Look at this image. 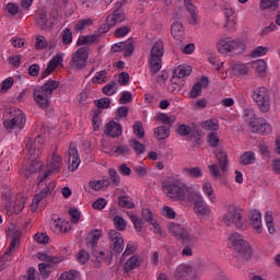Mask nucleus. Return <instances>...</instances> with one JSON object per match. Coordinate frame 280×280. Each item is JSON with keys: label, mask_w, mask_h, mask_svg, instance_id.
<instances>
[{"label": "nucleus", "mask_w": 280, "mask_h": 280, "mask_svg": "<svg viewBox=\"0 0 280 280\" xmlns=\"http://www.w3.org/2000/svg\"><path fill=\"white\" fill-rule=\"evenodd\" d=\"M24 152L28 156L25 167V176L26 178H30L32 174H36V172L43 170V161L38 160L40 154H43V138L37 136L34 140L30 138L25 140Z\"/></svg>", "instance_id": "1"}, {"label": "nucleus", "mask_w": 280, "mask_h": 280, "mask_svg": "<svg viewBox=\"0 0 280 280\" xmlns=\"http://www.w3.org/2000/svg\"><path fill=\"white\" fill-rule=\"evenodd\" d=\"M162 189L171 200L185 202L191 198V194L196 191L194 187L187 186L178 180H168L163 184Z\"/></svg>", "instance_id": "2"}, {"label": "nucleus", "mask_w": 280, "mask_h": 280, "mask_svg": "<svg viewBox=\"0 0 280 280\" xmlns=\"http://www.w3.org/2000/svg\"><path fill=\"white\" fill-rule=\"evenodd\" d=\"M2 124L8 132H13V130L21 132L27 124V116L23 113V109L11 107L3 113Z\"/></svg>", "instance_id": "3"}, {"label": "nucleus", "mask_w": 280, "mask_h": 280, "mask_svg": "<svg viewBox=\"0 0 280 280\" xmlns=\"http://www.w3.org/2000/svg\"><path fill=\"white\" fill-rule=\"evenodd\" d=\"M243 120L249 126V130L255 135H270L272 132V125L265 118H257L255 110L245 109Z\"/></svg>", "instance_id": "4"}, {"label": "nucleus", "mask_w": 280, "mask_h": 280, "mask_svg": "<svg viewBox=\"0 0 280 280\" xmlns=\"http://www.w3.org/2000/svg\"><path fill=\"white\" fill-rule=\"evenodd\" d=\"M60 86L58 81L49 80L42 86H36L33 91L34 102L37 103L39 108H47L49 106V100L54 91Z\"/></svg>", "instance_id": "5"}, {"label": "nucleus", "mask_w": 280, "mask_h": 280, "mask_svg": "<svg viewBox=\"0 0 280 280\" xmlns=\"http://www.w3.org/2000/svg\"><path fill=\"white\" fill-rule=\"evenodd\" d=\"M62 171V158L58 153H52L50 158H48L45 171L37 177L38 187H43V183L49 178V176H54V174H60Z\"/></svg>", "instance_id": "6"}, {"label": "nucleus", "mask_w": 280, "mask_h": 280, "mask_svg": "<svg viewBox=\"0 0 280 280\" xmlns=\"http://www.w3.org/2000/svg\"><path fill=\"white\" fill-rule=\"evenodd\" d=\"M165 44L163 40L158 39L154 42L151 48V55L149 58V67L151 71V75H156L159 71H161L162 62H163V52H164Z\"/></svg>", "instance_id": "7"}, {"label": "nucleus", "mask_w": 280, "mask_h": 280, "mask_svg": "<svg viewBox=\"0 0 280 280\" xmlns=\"http://www.w3.org/2000/svg\"><path fill=\"white\" fill-rule=\"evenodd\" d=\"M188 202H192L194 211L196 215H198V218H201V220H207L208 218H211V207H209V203H207L205 197H202V194H200V191L195 190L194 192H191Z\"/></svg>", "instance_id": "8"}, {"label": "nucleus", "mask_w": 280, "mask_h": 280, "mask_svg": "<svg viewBox=\"0 0 280 280\" xmlns=\"http://www.w3.org/2000/svg\"><path fill=\"white\" fill-rule=\"evenodd\" d=\"M230 244L231 246L235 247V250H237V259H242V261H244V259H250V256L253 255V248H250L248 242L244 241L240 233H233L230 236Z\"/></svg>", "instance_id": "9"}, {"label": "nucleus", "mask_w": 280, "mask_h": 280, "mask_svg": "<svg viewBox=\"0 0 280 280\" xmlns=\"http://www.w3.org/2000/svg\"><path fill=\"white\" fill-rule=\"evenodd\" d=\"M223 223L225 226H236V229H242V226H244L242 210L237 209L235 205H228L226 212L223 215Z\"/></svg>", "instance_id": "10"}, {"label": "nucleus", "mask_w": 280, "mask_h": 280, "mask_svg": "<svg viewBox=\"0 0 280 280\" xmlns=\"http://www.w3.org/2000/svg\"><path fill=\"white\" fill-rule=\"evenodd\" d=\"M36 257L39 261H44L38 265V270L44 278L49 277V268H51L54 264H60L65 260L62 256H51L43 252L37 253Z\"/></svg>", "instance_id": "11"}, {"label": "nucleus", "mask_w": 280, "mask_h": 280, "mask_svg": "<svg viewBox=\"0 0 280 280\" xmlns=\"http://www.w3.org/2000/svg\"><path fill=\"white\" fill-rule=\"evenodd\" d=\"M168 232L173 235V237L182 240L184 244H189V246H194L198 242L196 236L189 234V231L178 223L168 224Z\"/></svg>", "instance_id": "12"}, {"label": "nucleus", "mask_w": 280, "mask_h": 280, "mask_svg": "<svg viewBox=\"0 0 280 280\" xmlns=\"http://www.w3.org/2000/svg\"><path fill=\"white\" fill-rule=\"evenodd\" d=\"M253 100L261 113L270 110V92L268 88H257L253 91Z\"/></svg>", "instance_id": "13"}, {"label": "nucleus", "mask_w": 280, "mask_h": 280, "mask_svg": "<svg viewBox=\"0 0 280 280\" xmlns=\"http://www.w3.org/2000/svg\"><path fill=\"white\" fill-rule=\"evenodd\" d=\"M56 194V182H47L39 192L35 194L31 203V211H38V205L45 200L49 195Z\"/></svg>", "instance_id": "14"}, {"label": "nucleus", "mask_w": 280, "mask_h": 280, "mask_svg": "<svg viewBox=\"0 0 280 280\" xmlns=\"http://www.w3.org/2000/svg\"><path fill=\"white\" fill-rule=\"evenodd\" d=\"M217 47L220 54H231V51H235L242 47V42L233 37H222L217 44Z\"/></svg>", "instance_id": "15"}, {"label": "nucleus", "mask_w": 280, "mask_h": 280, "mask_svg": "<svg viewBox=\"0 0 280 280\" xmlns=\"http://www.w3.org/2000/svg\"><path fill=\"white\" fill-rule=\"evenodd\" d=\"M86 60H89V50L84 47H80L72 54L70 62L75 69H84L86 67Z\"/></svg>", "instance_id": "16"}, {"label": "nucleus", "mask_w": 280, "mask_h": 280, "mask_svg": "<svg viewBox=\"0 0 280 280\" xmlns=\"http://www.w3.org/2000/svg\"><path fill=\"white\" fill-rule=\"evenodd\" d=\"M5 209L8 215H14L21 213L23 209H25V197L23 196H18L15 199H10L5 203Z\"/></svg>", "instance_id": "17"}, {"label": "nucleus", "mask_w": 280, "mask_h": 280, "mask_svg": "<svg viewBox=\"0 0 280 280\" xmlns=\"http://www.w3.org/2000/svg\"><path fill=\"white\" fill-rule=\"evenodd\" d=\"M21 242V232H16V235L13 236L9 249L5 252L4 256L0 258V272L4 268H8L10 266V255H12V250L19 246Z\"/></svg>", "instance_id": "18"}, {"label": "nucleus", "mask_w": 280, "mask_h": 280, "mask_svg": "<svg viewBox=\"0 0 280 280\" xmlns=\"http://www.w3.org/2000/svg\"><path fill=\"white\" fill-rule=\"evenodd\" d=\"M50 231H52L55 235H60V233H69V231H71V223L68 221H62L61 219H51Z\"/></svg>", "instance_id": "19"}, {"label": "nucleus", "mask_w": 280, "mask_h": 280, "mask_svg": "<svg viewBox=\"0 0 280 280\" xmlns=\"http://www.w3.org/2000/svg\"><path fill=\"white\" fill-rule=\"evenodd\" d=\"M249 224L253 228L255 233H262L264 223L261 221V212L259 210L249 211Z\"/></svg>", "instance_id": "20"}, {"label": "nucleus", "mask_w": 280, "mask_h": 280, "mask_svg": "<svg viewBox=\"0 0 280 280\" xmlns=\"http://www.w3.org/2000/svg\"><path fill=\"white\" fill-rule=\"evenodd\" d=\"M69 156V170L70 172H75V170L80 167L82 160H80V153H78V148H75V145L73 144L70 145Z\"/></svg>", "instance_id": "21"}, {"label": "nucleus", "mask_w": 280, "mask_h": 280, "mask_svg": "<svg viewBox=\"0 0 280 280\" xmlns=\"http://www.w3.org/2000/svg\"><path fill=\"white\" fill-rule=\"evenodd\" d=\"M201 191L206 198H208L209 202L215 205L218 202V198L215 197V190L213 189V185L209 179H203L201 184Z\"/></svg>", "instance_id": "22"}, {"label": "nucleus", "mask_w": 280, "mask_h": 280, "mask_svg": "<svg viewBox=\"0 0 280 280\" xmlns=\"http://www.w3.org/2000/svg\"><path fill=\"white\" fill-rule=\"evenodd\" d=\"M65 62V52H57L50 60L49 63L44 71L45 75H51L54 71H56V67L62 65Z\"/></svg>", "instance_id": "23"}, {"label": "nucleus", "mask_w": 280, "mask_h": 280, "mask_svg": "<svg viewBox=\"0 0 280 280\" xmlns=\"http://www.w3.org/2000/svg\"><path fill=\"white\" fill-rule=\"evenodd\" d=\"M108 235L114 244L115 253H121L124 250V237L121 236V233L110 230Z\"/></svg>", "instance_id": "24"}, {"label": "nucleus", "mask_w": 280, "mask_h": 280, "mask_svg": "<svg viewBox=\"0 0 280 280\" xmlns=\"http://www.w3.org/2000/svg\"><path fill=\"white\" fill-rule=\"evenodd\" d=\"M141 264H143V258H141V256L133 255L126 260L124 269L126 272H130L139 268Z\"/></svg>", "instance_id": "25"}, {"label": "nucleus", "mask_w": 280, "mask_h": 280, "mask_svg": "<svg viewBox=\"0 0 280 280\" xmlns=\"http://www.w3.org/2000/svg\"><path fill=\"white\" fill-rule=\"evenodd\" d=\"M121 133H122L121 125L117 124L116 121L112 120L106 125L105 135L107 137L117 138V137H121Z\"/></svg>", "instance_id": "26"}, {"label": "nucleus", "mask_w": 280, "mask_h": 280, "mask_svg": "<svg viewBox=\"0 0 280 280\" xmlns=\"http://www.w3.org/2000/svg\"><path fill=\"white\" fill-rule=\"evenodd\" d=\"M124 21H126V14H124L119 9L115 10L106 19V22L112 25V27H115V25H119V23H124Z\"/></svg>", "instance_id": "27"}, {"label": "nucleus", "mask_w": 280, "mask_h": 280, "mask_svg": "<svg viewBox=\"0 0 280 280\" xmlns=\"http://www.w3.org/2000/svg\"><path fill=\"white\" fill-rule=\"evenodd\" d=\"M192 272L194 267L191 265L182 264L176 268L174 277L175 279H185V277H191Z\"/></svg>", "instance_id": "28"}, {"label": "nucleus", "mask_w": 280, "mask_h": 280, "mask_svg": "<svg viewBox=\"0 0 280 280\" xmlns=\"http://www.w3.org/2000/svg\"><path fill=\"white\" fill-rule=\"evenodd\" d=\"M202 85L209 86V80L207 78H202L201 81H198L192 86V89L188 93V97H190V100H196V97H198L200 95V93H202Z\"/></svg>", "instance_id": "29"}, {"label": "nucleus", "mask_w": 280, "mask_h": 280, "mask_svg": "<svg viewBox=\"0 0 280 280\" xmlns=\"http://www.w3.org/2000/svg\"><path fill=\"white\" fill-rule=\"evenodd\" d=\"M171 33L175 40H183L185 38V26L180 22H174L171 25Z\"/></svg>", "instance_id": "30"}, {"label": "nucleus", "mask_w": 280, "mask_h": 280, "mask_svg": "<svg viewBox=\"0 0 280 280\" xmlns=\"http://www.w3.org/2000/svg\"><path fill=\"white\" fill-rule=\"evenodd\" d=\"M95 43H100V35L95 32L90 35L79 36L77 45L81 47L82 45H95Z\"/></svg>", "instance_id": "31"}, {"label": "nucleus", "mask_w": 280, "mask_h": 280, "mask_svg": "<svg viewBox=\"0 0 280 280\" xmlns=\"http://www.w3.org/2000/svg\"><path fill=\"white\" fill-rule=\"evenodd\" d=\"M89 187H91V189H94V191H102V189H107V187H110V179H108V177H105L98 180H90Z\"/></svg>", "instance_id": "32"}, {"label": "nucleus", "mask_w": 280, "mask_h": 280, "mask_svg": "<svg viewBox=\"0 0 280 280\" xmlns=\"http://www.w3.org/2000/svg\"><path fill=\"white\" fill-rule=\"evenodd\" d=\"M184 176H188V178H202L205 173L202 168L195 166V167H184L183 168Z\"/></svg>", "instance_id": "33"}, {"label": "nucleus", "mask_w": 280, "mask_h": 280, "mask_svg": "<svg viewBox=\"0 0 280 280\" xmlns=\"http://www.w3.org/2000/svg\"><path fill=\"white\" fill-rule=\"evenodd\" d=\"M36 25L40 30H47L49 27V20H47V12L40 10L36 13Z\"/></svg>", "instance_id": "34"}, {"label": "nucleus", "mask_w": 280, "mask_h": 280, "mask_svg": "<svg viewBox=\"0 0 280 280\" xmlns=\"http://www.w3.org/2000/svg\"><path fill=\"white\" fill-rule=\"evenodd\" d=\"M231 71L233 75H236L237 78H240L242 75H246L248 71H250V69L246 63H234L231 67Z\"/></svg>", "instance_id": "35"}, {"label": "nucleus", "mask_w": 280, "mask_h": 280, "mask_svg": "<svg viewBox=\"0 0 280 280\" xmlns=\"http://www.w3.org/2000/svg\"><path fill=\"white\" fill-rule=\"evenodd\" d=\"M203 130H208L209 132L220 130V120L217 118L207 119L201 124Z\"/></svg>", "instance_id": "36"}, {"label": "nucleus", "mask_w": 280, "mask_h": 280, "mask_svg": "<svg viewBox=\"0 0 280 280\" xmlns=\"http://www.w3.org/2000/svg\"><path fill=\"white\" fill-rule=\"evenodd\" d=\"M255 161H256L255 152L247 151V152H244L243 154H241L238 163L241 165H253V164H255Z\"/></svg>", "instance_id": "37"}, {"label": "nucleus", "mask_w": 280, "mask_h": 280, "mask_svg": "<svg viewBox=\"0 0 280 280\" xmlns=\"http://www.w3.org/2000/svg\"><path fill=\"white\" fill-rule=\"evenodd\" d=\"M184 3L190 14V25H198V14H196V7H194V3H191L190 0H184Z\"/></svg>", "instance_id": "38"}, {"label": "nucleus", "mask_w": 280, "mask_h": 280, "mask_svg": "<svg viewBox=\"0 0 280 280\" xmlns=\"http://www.w3.org/2000/svg\"><path fill=\"white\" fill-rule=\"evenodd\" d=\"M154 137L158 141H165L170 137V127L160 126L154 129Z\"/></svg>", "instance_id": "39"}, {"label": "nucleus", "mask_w": 280, "mask_h": 280, "mask_svg": "<svg viewBox=\"0 0 280 280\" xmlns=\"http://www.w3.org/2000/svg\"><path fill=\"white\" fill-rule=\"evenodd\" d=\"M191 66L180 65L174 70V75L179 79L187 78V75H191Z\"/></svg>", "instance_id": "40"}, {"label": "nucleus", "mask_w": 280, "mask_h": 280, "mask_svg": "<svg viewBox=\"0 0 280 280\" xmlns=\"http://www.w3.org/2000/svg\"><path fill=\"white\" fill-rule=\"evenodd\" d=\"M253 67L256 70V72L258 73L259 78H265L266 69H267L266 60L258 59L253 62Z\"/></svg>", "instance_id": "41"}, {"label": "nucleus", "mask_w": 280, "mask_h": 280, "mask_svg": "<svg viewBox=\"0 0 280 280\" xmlns=\"http://www.w3.org/2000/svg\"><path fill=\"white\" fill-rule=\"evenodd\" d=\"M129 145L130 148H132L133 152H136V154H145V145H143V143L139 142V140L131 138L129 140Z\"/></svg>", "instance_id": "42"}, {"label": "nucleus", "mask_w": 280, "mask_h": 280, "mask_svg": "<svg viewBox=\"0 0 280 280\" xmlns=\"http://www.w3.org/2000/svg\"><path fill=\"white\" fill-rule=\"evenodd\" d=\"M215 158L219 161L222 172H226V166L229 165V158L226 156V153L222 150L217 151Z\"/></svg>", "instance_id": "43"}, {"label": "nucleus", "mask_w": 280, "mask_h": 280, "mask_svg": "<svg viewBox=\"0 0 280 280\" xmlns=\"http://www.w3.org/2000/svg\"><path fill=\"white\" fill-rule=\"evenodd\" d=\"M132 153L130 147L128 145H118L112 149V154H116V156H128Z\"/></svg>", "instance_id": "44"}, {"label": "nucleus", "mask_w": 280, "mask_h": 280, "mask_svg": "<svg viewBox=\"0 0 280 280\" xmlns=\"http://www.w3.org/2000/svg\"><path fill=\"white\" fill-rule=\"evenodd\" d=\"M280 0H260L259 8L260 10H277L279 8Z\"/></svg>", "instance_id": "45"}, {"label": "nucleus", "mask_w": 280, "mask_h": 280, "mask_svg": "<svg viewBox=\"0 0 280 280\" xmlns=\"http://www.w3.org/2000/svg\"><path fill=\"white\" fill-rule=\"evenodd\" d=\"M100 237H102V230H92L86 236V242L95 246L100 242Z\"/></svg>", "instance_id": "46"}, {"label": "nucleus", "mask_w": 280, "mask_h": 280, "mask_svg": "<svg viewBox=\"0 0 280 280\" xmlns=\"http://www.w3.org/2000/svg\"><path fill=\"white\" fill-rule=\"evenodd\" d=\"M127 215L129 218V220H131L135 229L138 231V232H141L142 229H143V219L137 217L135 213L132 212H127Z\"/></svg>", "instance_id": "47"}, {"label": "nucleus", "mask_w": 280, "mask_h": 280, "mask_svg": "<svg viewBox=\"0 0 280 280\" xmlns=\"http://www.w3.org/2000/svg\"><path fill=\"white\" fill-rule=\"evenodd\" d=\"M108 72L106 70H101L95 73L92 78L93 84H105Z\"/></svg>", "instance_id": "48"}, {"label": "nucleus", "mask_w": 280, "mask_h": 280, "mask_svg": "<svg viewBox=\"0 0 280 280\" xmlns=\"http://www.w3.org/2000/svg\"><path fill=\"white\" fill-rule=\"evenodd\" d=\"M225 27H235V13L231 9L224 11Z\"/></svg>", "instance_id": "49"}, {"label": "nucleus", "mask_w": 280, "mask_h": 280, "mask_svg": "<svg viewBox=\"0 0 280 280\" xmlns=\"http://www.w3.org/2000/svg\"><path fill=\"white\" fill-rule=\"evenodd\" d=\"M258 150L262 156V159H267L270 161L272 159V154L270 153V148L268 147V143L261 142L258 144Z\"/></svg>", "instance_id": "50"}, {"label": "nucleus", "mask_w": 280, "mask_h": 280, "mask_svg": "<svg viewBox=\"0 0 280 280\" xmlns=\"http://www.w3.org/2000/svg\"><path fill=\"white\" fill-rule=\"evenodd\" d=\"M117 89H118L117 82L112 81L103 88V93L104 95H107L110 97V95H115V93H117Z\"/></svg>", "instance_id": "51"}, {"label": "nucleus", "mask_w": 280, "mask_h": 280, "mask_svg": "<svg viewBox=\"0 0 280 280\" xmlns=\"http://www.w3.org/2000/svg\"><path fill=\"white\" fill-rule=\"evenodd\" d=\"M207 143L210 148H218L220 145V138L217 132H210L207 136Z\"/></svg>", "instance_id": "52"}, {"label": "nucleus", "mask_w": 280, "mask_h": 280, "mask_svg": "<svg viewBox=\"0 0 280 280\" xmlns=\"http://www.w3.org/2000/svg\"><path fill=\"white\" fill-rule=\"evenodd\" d=\"M63 45H71L73 43V33L71 28H65L61 33Z\"/></svg>", "instance_id": "53"}, {"label": "nucleus", "mask_w": 280, "mask_h": 280, "mask_svg": "<svg viewBox=\"0 0 280 280\" xmlns=\"http://www.w3.org/2000/svg\"><path fill=\"white\" fill-rule=\"evenodd\" d=\"M91 25H93V20L91 19L79 20L78 23L75 24V30L78 32H82L86 30V27H91Z\"/></svg>", "instance_id": "54"}, {"label": "nucleus", "mask_w": 280, "mask_h": 280, "mask_svg": "<svg viewBox=\"0 0 280 280\" xmlns=\"http://www.w3.org/2000/svg\"><path fill=\"white\" fill-rule=\"evenodd\" d=\"M133 135H136L138 139H143V137H145V130L143 129V124L141 121L135 122Z\"/></svg>", "instance_id": "55"}, {"label": "nucleus", "mask_w": 280, "mask_h": 280, "mask_svg": "<svg viewBox=\"0 0 280 280\" xmlns=\"http://www.w3.org/2000/svg\"><path fill=\"white\" fill-rule=\"evenodd\" d=\"M118 205L119 207H124L126 209H133L135 208V202L130 197H120L118 199Z\"/></svg>", "instance_id": "56"}, {"label": "nucleus", "mask_w": 280, "mask_h": 280, "mask_svg": "<svg viewBox=\"0 0 280 280\" xmlns=\"http://www.w3.org/2000/svg\"><path fill=\"white\" fill-rule=\"evenodd\" d=\"M266 54H268V47H266V46H257L252 51V58H261V56H266Z\"/></svg>", "instance_id": "57"}, {"label": "nucleus", "mask_w": 280, "mask_h": 280, "mask_svg": "<svg viewBox=\"0 0 280 280\" xmlns=\"http://www.w3.org/2000/svg\"><path fill=\"white\" fill-rule=\"evenodd\" d=\"M161 213L162 215H164V218H167L168 220H174V218H176V212L168 206L163 207Z\"/></svg>", "instance_id": "58"}, {"label": "nucleus", "mask_w": 280, "mask_h": 280, "mask_svg": "<svg viewBox=\"0 0 280 280\" xmlns=\"http://www.w3.org/2000/svg\"><path fill=\"white\" fill-rule=\"evenodd\" d=\"M177 135H179V137H187L188 135H191V126L179 125L177 128Z\"/></svg>", "instance_id": "59"}, {"label": "nucleus", "mask_w": 280, "mask_h": 280, "mask_svg": "<svg viewBox=\"0 0 280 280\" xmlns=\"http://www.w3.org/2000/svg\"><path fill=\"white\" fill-rule=\"evenodd\" d=\"M114 225L118 231H126V220L124 219V217H115Z\"/></svg>", "instance_id": "60"}, {"label": "nucleus", "mask_w": 280, "mask_h": 280, "mask_svg": "<svg viewBox=\"0 0 280 280\" xmlns=\"http://www.w3.org/2000/svg\"><path fill=\"white\" fill-rule=\"evenodd\" d=\"M34 240L37 244H49V236L46 233H36Z\"/></svg>", "instance_id": "61"}, {"label": "nucleus", "mask_w": 280, "mask_h": 280, "mask_svg": "<svg viewBox=\"0 0 280 280\" xmlns=\"http://www.w3.org/2000/svg\"><path fill=\"white\" fill-rule=\"evenodd\" d=\"M106 205H108L106 199L101 197L96 201L93 202L92 207H93V209H96V211H102V209L106 208Z\"/></svg>", "instance_id": "62"}, {"label": "nucleus", "mask_w": 280, "mask_h": 280, "mask_svg": "<svg viewBox=\"0 0 280 280\" xmlns=\"http://www.w3.org/2000/svg\"><path fill=\"white\" fill-rule=\"evenodd\" d=\"M208 170L210 174L214 176V178H220V176H222V174L220 173V166H218V164L208 165Z\"/></svg>", "instance_id": "63"}, {"label": "nucleus", "mask_w": 280, "mask_h": 280, "mask_svg": "<svg viewBox=\"0 0 280 280\" xmlns=\"http://www.w3.org/2000/svg\"><path fill=\"white\" fill-rule=\"evenodd\" d=\"M78 277V271H66L61 273L58 280H75Z\"/></svg>", "instance_id": "64"}]
</instances>
